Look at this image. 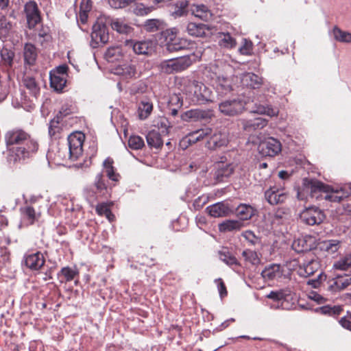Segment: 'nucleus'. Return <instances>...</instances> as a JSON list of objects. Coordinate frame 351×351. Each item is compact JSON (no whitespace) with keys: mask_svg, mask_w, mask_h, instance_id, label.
I'll list each match as a JSON object with an SVG mask.
<instances>
[{"mask_svg":"<svg viewBox=\"0 0 351 351\" xmlns=\"http://www.w3.org/2000/svg\"><path fill=\"white\" fill-rule=\"evenodd\" d=\"M7 160L10 164L21 163L30 158L38 149L37 141L24 130L15 128L5 134Z\"/></svg>","mask_w":351,"mask_h":351,"instance_id":"1","label":"nucleus"},{"mask_svg":"<svg viewBox=\"0 0 351 351\" xmlns=\"http://www.w3.org/2000/svg\"><path fill=\"white\" fill-rule=\"evenodd\" d=\"M250 100H245L241 96L226 99L219 103V110L225 116L233 117L242 113L244 110H249L253 113L266 114L269 117L277 116L278 110L269 106L252 104Z\"/></svg>","mask_w":351,"mask_h":351,"instance_id":"2","label":"nucleus"},{"mask_svg":"<svg viewBox=\"0 0 351 351\" xmlns=\"http://www.w3.org/2000/svg\"><path fill=\"white\" fill-rule=\"evenodd\" d=\"M304 184L305 190L310 193L311 197H315L317 199L322 196L320 193L322 192L327 193L324 196V199L332 202H340L351 195V183L345 184L339 189L335 190L317 180L306 179L304 180Z\"/></svg>","mask_w":351,"mask_h":351,"instance_id":"3","label":"nucleus"},{"mask_svg":"<svg viewBox=\"0 0 351 351\" xmlns=\"http://www.w3.org/2000/svg\"><path fill=\"white\" fill-rule=\"evenodd\" d=\"M106 18L99 19L93 25V31L90 35V46L93 48H97L100 44L104 45L109 40V34L106 27Z\"/></svg>","mask_w":351,"mask_h":351,"instance_id":"4","label":"nucleus"},{"mask_svg":"<svg viewBox=\"0 0 351 351\" xmlns=\"http://www.w3.org/2000/svg\"><path fill=\"white\" fill-rule=\"evenodd\" d=\"M84 139V134L80 132H73L68 136L69 158L71 160H75L82 156Z\"/></svg>","mask_w":351,"mask_h":351,"instance_id":"5","label":"nucleus"},{"mask_svg":"<svg viewBox=\"0 0 351 351\" xmlns=\"http://www.w3.org/2000/svg\"><path fill=\"white\" fill-rule=\"evenodd\" d=\"M193 92V101L197 104H204L213 101L212 91L205 84L193 81L191 82Z\"/></svg>","mask_w":351,"mask_h":351,"instance_id":"6","label":"nucleus"},{"mask_svg":"<svg viewBox=\"0 0 351 351\" xmlns=\"http://www.w3.org/2000/svg\"><path fill=\"white\" fill-rule=\"evenodd\" d=\"M125 47L132 49L136 54L149 55L154 51V43L152 40L135 41L134 40H126Z\"/></svg>","mask_w":351,"mask_h":351,"instance_id":"7","label":"nucleus"},{"mask_svg":"<svg viewBox=\"0 0 351 351\" xmlns=\"http://www.w3.org/2000/svg\"><path fill=\"white\" fill-rule=\"evenodd\" d=\"M280 142L272 137L261 141L258 145L260 153L265 156H275L281 152Z\"/></svg>","mask_w":351,"mask_h":351,"instance_id":"8","label":"nucleus"},{"mask_svg":"<svg viewBox=\"0 0 351 351\" xmlns=\"http://www.w3.org/2000/svg\"><path fill=\"white\" fill-rule=\"evenodd\" d=\"M300 219L306 224L313 226L321 223L324 219V215L317 207H308L300 213Z\"/></svg>","mask_w":351,"mask_h":351,"instance_id":"9","label":"nucleus"},{"mask_svg":"<svg viewBox=\"0 0 351 351\" xmlns=\"http://www.w3.org/2000/svg\"><path fill=\"white\" fill-rule=\"evenodd\" d=\"M106 23L120 34L130 36L134 33V28L123 19L107 17Z\"/></svg>","mask_w":351,"mask_h":351,"instance_id":"10","label":"nucleus"},{"mask_svg":"<svg viewBox=\"0 0 351 351\" xmlns=\"http://www.w3.org/2000/svg\"><path fill=\"white\" fill-rule=\"evenodd\" d=\"M202 57V52L197 51L189 55L184 56L178 58H174L176 72L183 71L191 66L193 63L198 61Z\"/></svg>","mask_w":351,"mask_h":351,"instance_id":"11","label":"nucleus"},{"mask_svg":"<svg viewBox=\"0 0 351 351\" xmlns=\"http://www.w3.org/2000/svg\"><path fill=\"white\" fill-rule=\"evenodd\" d=\"M27 24L29 28L34 27L40 21V11L35 1H29L25 5Z\"/></svg>","mask_w":351,"mask_h":351,"instance_id":"12","label":"nucleus"},{"mask_svg":"<svg viewBox=\"0 0 351 351\" xmlns=\"http://www.w3.org/2000/svg\"><path fill=\"white\" fill-rule=\"evenodd\" d=\"M289 296L284 290L271 291L267 298L273 300L274 304H271V308L274 309H288V299Z\"/></svg>","mask_w":351,"mask_h":351,"instance_id":"13","label":"nucleus"},{"mask_svg":"<svg viewBox=\"0 0 351 351\" xmlns=\"http://www.w3.org/2000/svg\"><path fill=\"white\" fill-rule=\"evenodd\" d=\"M171 34L169 33V30L167 32V49L169 52H174L180 51L182 49H186L189 43H187L186 40L176 38V36L175 33L173 32V30H171Z\"/></svg>","mask_w":351,"mask_h":351,"instance_id":"14","label":"nucleus"},{"mask_svg":"<svg viewBox=\"0 0 351 351\" xmlns=\"http://www.w3.org/2000/svg\"><path fill=\"white\" fill-rule=\"evenodd\" d=\"M228 143V138L226 133L213 132L212 130V133L209 135L206 145L210 149H216L226 146Z\"/></svg>","mask_w":351,"mask_h":351,"instance_id":"15","label":"nucleus"},{"mask_svg":"<svg viewBox=\"0 0 351 351\" xmlns=\"http://www.w3.org/2000/svg\"><path fill=\"white\" fill-rule=\"evenodd\" d=\"M211 117V111L201 109H191L181 114V119L184 121L208 120L210 119Z\"/></svg>","mask_w":351,"mask_h":351,"instance_id":"16","label":"nucleus"},{"mask_svg":"<svg viewBox=\"0 0 351 351\" xmlns=\"http://www.w3.org/2000/svg\"><path fill=\"white\" fill-rule=\"evenodd\" d=\"M265 197L271 205H276L284 202L287 197V194L283 189L272 186L265 192Z\"/></svg>","mask_w":351,"mask_h":351,"instance_id":"17","label":"nucleus"},{"mask_svg":"<svg viewBox=\"0 0 351 351\" xmlns=\"http://www.w3.org/2000/svg\"><path fill=\"white\" fill-rule=\"evenodd\" d=\"M126 49L125 46L109 47L105 53V58L109 62L126 60L128 58Z\"/></svg>","mask_w":351,"mask_h":351,"instance_id":"18","label":"nucleus"},{"mask_svg":"<svg viewBox=\"0 0 351 351\" xmlns=\"http://www.w3.org/2000/svg\"><path fill=\"white\" fill-rule=\"evenodd\" d=\"M234 169L232 164H225L223 162H219L214 176L216 183L226 182V179L232 174Z\"/></svg>","mask_w":351,"mask_h":351,"instance_id":"19","label":"nucleus"},{"mask_svg":"<svg viewBox=\"0 0 351 351\" xmlns=\"http://www.w3.org/2000/svg\"><path fill=\"white\" fill-rule=\"evenodd\" d=\"M206 210L208 214L213 217H226L232 212V209L230 208L228 204L223 202L208 206Z\"/></svg>","mask_w":351,"mask_h":351,"instance_id":"20","label":"nucleus"},{"mask_svg":"<svg viewBox=\"0 0 351 351\" xmlns=\"http://www.w3.org/2000/svg\"><path fill=\"white\" fill-rule=\"evenodd\" d=\"M314 247V239L311 236H305L294 240L292 248L298 253L308 252Z\"/></svg>","mask_w":351,"mask_h":351,"instance_id":"21","label":"nucleus"},{"mask_svg":"<svg viewBox=\"0 0 351 351\" xmlns=\"http://www.w3.org/2000/svg\"><path fill=\"white\" fill-rule=\"evenodd\" d=\"M45 263V257L43 254L39 252L25 256V264L32 270L40 269L44 265Z\"/></svg>","mask_w":351,"mask_h":351,"instance_id":"22","label":"nucleus"},{"mask_svg":"<svg viewBox=\"0 0 351 351\" xmlns=\"http://www.w3.org/2000/svg\"><path fill=\"white\" fill-rule=\"evenodd\" d=\"M190 12L192 15L204 21H208L213 18L211 11L203 4L192 5L190 8Z\"/></svg>","mask_w":351,"mask_h":351,"instance_id":"23","label":"nucleus"},{"mask_svg":"<svg viewBox=\"0 0 351 351\" xmlns=\"http://www.w3.org/2000/svg\"><path fill=\"white\" fill-rule=\"evenodd\" d=\"M319 269V263L317 260H311L300 265L298 274L302 277H308L314 274Z\"/></svg>","mask_w":351,"mask_h":351,"instance_id":"24","label":"nucleus"},{"mask_svg":"<svg viewBox=\"0 0 351 351\" xmlns=\"http://www.w3.org/2000/svg\"><path fill=\"white\" fill-rule=\"evenodd\" d=\"M261 276L265 280H273L281 278L282 270L278 264H271L262 271Z\"/></svg>","mask_w":351,"mask_h":351,"instance_id":"25","label":"nucleus"},{"mask_svg":"<svg viewBox=\"0 0 351 351\" xmlns=\"http://www.w3.org/2000/svg\"><path fill=\"white\" fill-rule=\"evenodd\" d=\"M241 84L254 89L259 88L263 84V79L253 73H246L242 75Z\"/></svg>","mask_w":351,"mask_h":351,"instance_id":"26","label":"nucleus"},{"mask_svg":"<svg viewBox=\"0 0 351 351\" xmlns=\"http://www.w3.org/2000/svg\"><path fill=\"white\" fill-rule=\"evenodd\" d=\"M267 121L261 117H257L250 120H243L241 121L243 129L247 132H252L256 130H260L266 126Z\"/></svg>","mask_w":351,"mask_h":351,"instance_id":"27","label":"nucleus"},{"mask_svg":"<svg viewBox=\"0 0 351 351\" xmlns=\"http://www.w3.org/2000/svg\"><path fill=\"white\" fill-rule=\"evenodd\" d=\"M136 73V67L131 64H119L114 69L116 75H122L126 79H130L135 76Z\"/></svg>","mask_w":351,"mask_h":351,"instance_id":"28","label":"nucleus"},{"mask_svg":"<svg viewBox=\"0 0 351 351\" xmlns=\"http://www.w3.org/2000/svg\"><path fill=\"white\" fill-rule=\"evenodd\" d=\"M232 90L230 80L223 76H219L217 80L216 91L219 95H225Z\"/></svg>","mask_w":351,"mask_h":351,"instance_id":"29","label":"nucleus"},{"mask_svg":"<svg viewBox=\"0 0 351 351\" xmlns=\"http://www.w3.org/2000/svg\"><path fill=\"white\" fill-rule=\"evenodd\" d=\"M211 133L212 130L210 128L201 129L190 133L186 138L190 144H193L204 138L208 140Z\"/></svg>","mask_w":351,"mask_h":351,"instance_id":"30","label":"nucleus"},{"mask_svg":"<svg viewBox=\"0 0 351 351\" xmlns=\"http://www.w3.org/2000/svg\"><path fill=\"white\" fill-rule=\"evenodd\" d=\"M342 242L338 239L325 240L321 243L320 247L328 254H334L341 246Z\"/></svg>","mask_w":351,"mask_h":351,"instance_id":"31","label":"nucleus"},{"mask_svg":"<svg viewBox=\"0 0 351 351\" xmlns=\"http://www.w3.org/2000/svg\"><path fill=\"white\" fill-rule=\"evenodd\" d=\"M206 30H208L206 25L201 23H189L186 26L188 34L195 37L205 36Z\"/></svg>","mask_w":351,"mask_h":351,"instance_id":"32","label":"nucleus"},{"mask_svg":"<svg viewBox=\"0 0 351 351\" xmlns=\"http://www.w3.org/2000/svg\"><path fill=\"white\" fill-rule=\"evenodd\" d=\"M23 55L25 62L29 65H33L37 58L36 48L32 44H25Z\"/></svg>","mask_w":351,"mask_h":351,"instance_id":"33","label":"nucleus"},{"mask_svg":"<svg viewBox=\"0 0 351 351\" xmlns=\"http://www.w3.org/2000/svg\"><path fill=\"white\" fill-rule=\"evenodd\" d=\"M147 143L149 146L160 148L163 145V141L160 134L156 130H152L146 136Z\"/></svg>","mask_w":351,"mask_h":351,"instance_id":"34","label":"nucleus"},{"mask_svg":"<svg viewBox=\"0 0 351 351\" xmlns=\"http://www.w3.org/2000/svg\"><path fill=\"white\" fill-rule=\"evenodd\" d=\"M243 226V223L238 220H226L219 225L220 232L238 230Z\"/></svg>","mask_w":351,"mask_h":351,"instance_id":"35","label":"nucleus"},{"mask_svg":"<svg viewBox=\"0 0 351 351\" xmlns=\"http://www.w3.org/2000/svg\"><path fill=\"white\" fill-rule=\"evenodd\" d=\"M219 45L224 48L232 49L235 47L236 40L229 33H219Z\"/></svg>","mask_w":351,"mask_h":351,"instance_id":"36","label":"nucleus"},{"mask_svg":"<svg viewBox=\"0 0 351 351\" xmlns=\"http://www.w3.org/2000/svg\"><path fill=\"white\" fill-rule=\"evenodd\" d=\"M79 272L77 269H73L69 267H62L60 271L58 274V276L60 278L62 277L63 280H60L61 282H70L73 280L77 276H78Z\"/></svg>","mask_w":351,"mask_h":351,"instance_id":"37","label":"nucleus"},{"mask_svg":"<svg viewBox=\"0 0 351 351\" xmlns=\"http://www.w3.org/2000/svg\"><path fill=\"white\" fill-rule=\"evenodd\" d=\"M153 110V104L147 101H142L138 106V112L140 119H147Z\"/></svg>","mask_w":351,"mask_h":351,"instance_id":"38","label":"nucleus"},{"mask_svg":"<svg viewBox=\"0 0 351 351\" xmlns=\"http://www.w3.org/2000/svg\"><path fill=\"white\" fill-rule=\"evenodd\" d=\"M21 212L24 219H27L29 224H33L40 216L31 206H25L21 208Z\"/></svg>","mask_w":351,"mask_h":351,"instance_id":"39","label":"nucleus"},{"mask_svg":"<svg viewBox=\"0 0 351 351\" xmlns=\"http://www.w3.org/2000/svg\"><path fill=\"white\" fill-rule=\"evenodd\" d=\"M66 80L65 77L57 75L50 73V84L56 91H61L65 86Z\"/></svg>","mask_w":351,"mask_h":351,"instance_id":"40","label":"nucleus"},{"mask_svg":"<svg viewBox=\"0 0 351 351\" xmlns=\"http://www.w3.org/2000/svg\"><path fill=\"white\" fill-rule=\"evenodd\" d=\"M23 82L24 86L29 90V93L32 95L36 97L39 94L40 87L34 77L25 76Z\"/></svg>","mask_w":351,"mask_h":351,"instance_id":"41","label":"nucleus"},{"mask_svg":"<svg viewBox=\"0 0 351 351\" xmlns=\"http://www.w3.org/2000/svg\"><path fill=\"white\" fill-rule=\"evenodd\" d=\"M94 186L96 189V193H98L99 196H103L105 195L107 191V186L104 179V176L102 173H99L96 176Z\"/></svg>","mask_w":351,"mask_h":351,"instance_id":"42","label":"nucleus"},{"mask_svg":"<svg viewBox=\"0 0 351 351\" xmlns=\"http://www.w3.org/2000/svg\"><path fill=\"white\" fill-rule=\"evenodd\" d=\"M113 160L110 158H107L103 162V166L105 169L106 176L109 179L113 181H118L119 175L116 173L113 167Z\"/></svg>","mask_w":351,"mask_h":351,"instance_id":"43","label":"nucleus"},{"mask_svg":"<svg viewBox=\"0 0 351 351\" xmlns=\"http://www.w3.org/2000/svg\"><path fill=\"white\" fill-rule=\"evenodd\" d=\"M174 10L172 12V16L174 17H180L187 13V8L189 6V1H179L175 4Z\"/></svg>","mask_w":351,"mask_h":351,"instance_id":"44","label":"nucleus"},{"mask_svg":"<svg viewBox=\"0 0 351 351\" xmlns=\"http://www.w3.org/2000/svg\"><path fill=\"white\" fill-rule=\"evenodd\" d=\"M335 286L339 290H343L351 285V274L338 276L334 282Z\"/></svg>","mask_w":351,"mask_h":351,"instance_id":"45","label":"nucleus"},{"mask_svg":"<svg viewBox=\"0 0 351 351\" xmlns=\"http://www.w3.org/2000/svg\"><path fill=\"white\" fill-rule=\"evenodd\" d=\"M332 34L337 41L341 43H351V33L344 32L337 27H335Z\"/></svg>","mask_w":351,"mask_h":351,"instance_id":"46","label":"nucleus"},{"mask_svg":"<svg viewBox=\"0 0 351 351\" xmlns=\"http://www.w3.org/2000/svg\"><path fill=\"white\" fill-rule=\"evenodd\" d=\"M333 267L335 269L341 271L349 269L351 267V253L337 261Z\"/></svg>","mask_w":351,"mask_h":351,"instance_id":"47","label":"nucleus"},{"mask_svg":"<svg viewBox=\"0 0 351 351\" xmlns=\"http://www.w3.org/2000/svg\"><path fill=\"white\" fill-rule=\"evenodd\" d=\"M219 259L226 265L232 266H239V263L237 259L232 255L228 251H221L219 252Z\"/></svg>","mask_w":351,"mask_h":351,"instance_id":"48","label":"nucleus"},{"mask_svg":"<svg viewBox=\"0 0 351 351\" xmlns=\"http://www.w3.org/2000/svg\"><path fill=\"white\" fill-rule=\"evenodd\" d=\"M159 68L161 72L167 74L177 73L174 59L162 61L160 64Z\"/></svg>","mask_w":351,"mask_h":351,"instance_id":"49","label":"nucleus"},{"mask_svg":"<svg viewBox=\"0 0 351 351\" xmlns=\"http://www.w3.org/2000/svg\"><path fill=\"white\" fill-rule=\"evenodd\" d=\"M132 12L137 16H145L150 13L154 8L141 3H136L132 5Z\"/></svg>","mask_w":351,"mask_h":351,"instance_id":"50","label":"nucleus"},{"mask_svg":"<svg viewBox=\"0 0 351 351\" xmlns=\"http://www.w3.org/2000/svg\"><path fill=\"white\" fill-rule=\"evenodd\" d=\"M237 213L243 220H247L252 217L253 209L250 206L241 204L237 208Z\"/></svg>","mask_w":351,"mask_h":351,"instance_id":"51","label":"nucleus"},{"mask_svg":"<svg viewBox=\"0 0 351 351\" xmlns=\"http://www.w3.org/2000/svg\"><path fill=\"white\" fill-rule=\"evenodd\" d=\"M12 29V24L5 18L0 19V37L6 38Z\"/></svg>","mask_w":351,"mask_h":351,"instance_id":"52","label":"nucleus"},{"mask_svg":"<svg viewBox=\"0 0 351 351\" xmlns=\"http://www.w3.org/2000/svg\"><path fill=\"white\" fill-rule=\"evenodd\" d=\"M163 22L159 19H148L145 22L144 28L148 32H156L158 30L162 25Z\"/></svg>","mask_w":351,"mask_h":351,"instance_id":"53","label":"nucleus"},{"mask_svg":"<svg viewBox=\"0 0 351 351\" xmlns=\"http://www.w3.org/2000/svg\"><path fill=\"white\" fill-rule=\"evenodd\" d=\"M1 60L5 65L11 66L12 64L14 53L7 48H3L0 51Z\"/></svg>","mask_w":351,"mask_h":351,"instance_id":"54","label":"nucleus"},{"mask_svg":"<svg viewBox=\"0 0 351 351\" xmlns=\"http://www.w3.org/2000/svg\"><path fill=\"white\" fill-rule=\"evenodd\" d=\"M242 255L245 258V261L250 262L252 265H256L259 264L261 262L257 253L254 251L246 250L242 252Z\"/></svg>","mask_w":351,"mask_h":351,"instance_id":"55","label":"nucleus"},{"mask_svg":"<svg viewBox=\"0 0 351 351\" xmlns=\"http://www.w3.org/2000/svg\"><path fill=\"white\" fill-rule=\"evenodd\" d=\"M60 117L58 115L56 118L52 119L49 123V134L51 137L54 136L56 138V135L60 133Z\"/></svg>","mask_w":351,"mask_h":351,"instance_id":"56","label":"nucleus"},{"mask_svg":"<svg viewBox=\"0 0 351 351\" xmlns=\"http://www.w3.org/2000/svg\"><path fill=\"white\" fill-rule=\"evenodd\" d=\"M144 145L143 139L138 136H132L128 140V146L132 149H140Z\"/></svg>","mask_w":351,"mask_h":351,"instance_id":"57","label":"nucleus"},{"mask_svg":"<svg viewBox=\"0 0 351 351\" xmlns=\"http://www.w3.org/2000/svg\"><path fill=\"white\" fill-rule=\"evenodd\" d=\"M168 106L180 108L182 106V99L181 97L177 94L171 95L169 99Z\"/></svg>","mask_w":351,"mask_h":351,"instance_id":"58","label":"nucleus"},{"mask_svg":"<svg viewBox=\"0 0 351 351\" xmlns=\"http://www.w3.org/2000/svg\"><path fill=\"white\" fill-rule=\"evenodd\" d=\"M252 50V43L250 40L243 39V44L239 47V51L243 55H250Z\"/></svg>","mask_w":351,"mask_h":351,"instance_id":"59","label":"nucleus"},{"mask_svg":"<svg viewBox=\"0 0 351 351\" xmlns=\"http://www.w3.org/2000/svg\"><path fill=\"white\" fill-rule=\"evenodd\" d=\"M96 211L99 215H105L110 219L112 215L109 206L104 203L99 204L96 207Z\"/></svg>","mask_w":351,"mask_h":351,"instance_id":"60","label":"nucleus"},{"mask_svg":"<svg viewBox=\"0 0 351 351\" xmlns=\"http://www.w3.org/2000/svg\"><path fill=\"white\" fill-rule=\"evenodd\" d=\"M130 0H109V5L114 8L119 9L127 6L130 3Z\"/></svg>","mask_w":351,"mask_h":351,"instance_id":"61","label":"nucleus"},{"mask_svg":"<svg viewBox=\"0 0 351 351\" xmlns=\"http://www.w3.org/2000/svg\"><path fill=\"white\" fill-rule=\"evenodd\" d=\"M208 200V197L207 196H201L195 199L193 206H194L195 210L201 209Z\"/></svg>","mask_w":351,"mask_h":351,"instance_id":"62","label":"nucleus"},{"mask_svg":"<svg viewBox=\"0 0 351 351\" xmlns=\"http://www.w3.org/2000/svg\"><path fill=\"white\" fill-rule=\"evenodd\" d=\"M242 236L252 245L256 244L258 240L254 232L250 230L245 231L242 233Z\"/></svg>","mask_w":351,"mask_h":351,"instance_id":"63","label":"nucleus"},{"mask_svg":"<svg viewBox=\"0 0 351 351\" xmlns=\"http://www.w3.org/2000/svg\"><path fill=\"white\" fill-rule=\"evenodd\" d=\"M215 282L217 285L218 291L219 292L220 296L221 298L226 296L227 295V290L224 282H223L221 278H218L215 280Z\"/></svg>","mask_w":351,"mask_h":351,"instance_id":"64","label":"nucleus"}]
</instances>
